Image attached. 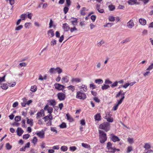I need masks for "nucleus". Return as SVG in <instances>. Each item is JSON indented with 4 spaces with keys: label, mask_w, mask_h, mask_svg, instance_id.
I'll return each instance as SVG.
<instances>
[{
    "label": "nucleus",
    "mask_w": 153,
    "mask_h": 153,
    "mask_svg": "<svg viewBox=\"0 0 153 153\" xmlns=\"http://www.w3.org/2000/svg\"><path fill=\"white\" fill-rule=\"evenodd\" d=\"M99 137L100 142L101 143H104L107 139V135L102 130H98Z\"/></svg>",
    "instance_id": "obj_1"
},
{
    "label": "nucleus",
    "mask_w": 153,
    "mask_h": 153,
    "mask_svg": "<svg viewBox=\"0 0 153 153\" xmlns=\"http://www.w3.org/2000/svg\"><path fill=\"white\" fill-rule=\"evenodd\" d=\"M110 128V124L107 122H104L100 124L99 126V128L104 130L105 132H107L109 131Z\"/></svg>",
    "instance_id": "obj_2"
},
{
    "label": "nucleus",
    "mask_w": 153,
    "mask_h": 153,
    "mask_svg": "<svg viewBox=\"0 0 153 153\" xmlns=\"http://www.w3.org/2000/svg\"><path fill=\"white\" fill-rule=\"evenodd\" d=\"M106 148L107 150V151L108 152L114 153L116 152L115 147L113 146V144L111 142H109L107 143Z\"/></svg>",
    "instance_id": "obj_3"
},
{
    "label": "nucleus",
    "mask_w": 153,
    "mask_h": 153,
    "mask_svg": "<svg viewBox=\"0 0 153 153\" xmlns=\"http://www.w3.org/2000/svg\"><path fill=\"white\" fill-rule=\"evenodd\" d=\"M86 95L85 93L80 91L76 92V98L79 100H84L86 98Z\"/></svg>",
    "instance_id": "obj_4"
},
{
    "label": "nucleus",
    "mask_w": 153,
    "mask_h": 153,
    "mask_svg": "<svg viewBox=\"0 0 153 153\" xmlns=\"http://www.w3.org/2000/svg\"><path fill=\"white\" fill-rule=\"evenodd\" d=\"M57 97L58 99L61 101L64 100L66 97L65 94L62 92L58 93L57 94Z\"/></svg>",
    "instance_id": "obj_5"
},
{
    "label": "nucleus",
    "mask_w": 153,
    "mask_h": 153,
    "mask_svg": "<svg viewBox=\"0 0 153 153\" xmlns=\"http://www.w3.org/2000/svg\"><path fill=\"white\" fill-rule=\"evenodd\" d=\"M44 109L45 110H47L49 114H51L53 111V108L52 107H49L48 105L47 104L44 107Z\"/></svg>",
    "instance_id": "obj_6"
},
{
    "label": "nucleus",
    "mask_w": 153,
    "mask_h": 153,
    "mask_svg": "<svg viewBox=\"0 0 153 153\" xmlns=\"http://www.w3.org/2000/svg\"><path fill=\"white\" fill-rule=\"evenodd\" d=\"M54 86L56 89L59 91L63 90L65 87L64 86L58 83L55 84Z\"/></svg>",
    "instance_id": "obj_7"
},
{
    "label": "nucleus",
    "mask_w": 153,
    "mask_h": 153,
    "mask_svg": "<svg viewBox=\"0 0 153 153\" xmlns=\"http://www.w3.org/2000/svg\"><path fill=\"white\" fill-rule=\"evenodd\" d=\"M111 139L114 142L119 141H120V139L117 136L114 135L113 134H111Z\"/></svg>",
    "instance_id": "obj_8"
},
{
    "label": "nucleus",
    "mask_w": 153,
    "mask_h": 153,
    "mask_svg": "<svg viewBox=\"0 0 153 153\" xmlns=\"http://www.w3.org/2000/svg\"><path fill=\"white\" fill-rule=\"evenodd\" d=\"M36 134V135L40 138H43L45 137V133L42 130L41 131L37 132Z\"/></svg>",
    "instance_id": "obj_9"
},
{
    "label": "nucleus",
    "mask_w": 153,
    "mask_h": 153,
    "mask_svg": "<svg viewBox=\"0 0 153 153\" xmlns=\"http://www.w3.org/2000/svg\"><path fill=\"white\" fill-rule=\"evenodd\" d=\"M128 27L131 29L134 26V23L132 19H131L127 23V25Z\"/></svg>",
    "instance_id": "obj_10"
},
{
    "label": "nucleus",
    "mask_w": 153,
    "mask_h": 153,
    "mask_svg": "<svg viewBox=\"0 0 153 153\" xmlns=\"http://www.w3.org/2000/svg\"><path fill=\"white\" fill-rule=\"evenodd\" d=\"M61 81L62 83L63 84L68 82L69 81L68 77L67 76L63 77L62 78Z\"/></svg>",
    "instance_id": "obj_11"
},
{
    "label": "nucleus",
    "mask_w": 153,
    "mask_h": 153,
    "mask_svg": "<svg viewBox=\"0 0 153 153\" xmlns=\"http://www.w3.org/2000/svg\"><path fill=\"white\" fill-rule=\"evenodd\" d=\"M81 79L79 78H72L71 81L72 83H79L81 81Z\"/></svg>",
    "instance_id": "obj_12"
},
{
    "label": "nucleus",
    "mask_w": 153,
    "mask_h": 153,
    "mask_svg": "<svg viewBox=\"0 0 153 153\" xmlns=\"http://www.w3.org/2000/svg\"><path fill=\"white\" fill-rule=\"evenodd\" d=\"M79 89L80 90V91L84 92L87 91V87L86 85H82L81 86L79 87Z\"/></svg>",
    "instance_id": "obj_13"
},
{
    "label": "nucleus",
    "mask_w": 153,
    "mask_h": 153,
    "mask_svg": "<svg viewBox=\"0 0 153 153\" xmlns=\"http://www.w3.org/2000/svg\"><path fill=\"white\" fill-rule=\"evenodd\" d=\"M62 28L64 31L65 32L68 31L70 29V27L66 23L63 24Z\"/></svg>",
    "instance_id": "obj_14"
},
{
    "label": "nucleus",
    "mask_w": 153,
    "mask_h": 153,
    "mask_svg": "<svg viewBox=\"0 0 153 153\" xmlns=\"http://www.w3.org/2000/svg\"><path fill=\"white\" fill-rule=\"evenodd\" d=\"M72 20H71L72 25L73 26H75L77 24L78 19L76 18L72 17L71 19Z\"/></svg>",
    "instance_id": "obj_15"
},
{
    "label": "nucleus",
    "mask_w": 153,
    "mask_h": 153,
    "mask_svg": "<svg viewBox=\"0 0 153 153\" xmlns=\"http://www.w3.org/2000/svg\"><path fill=\"white\" fill-rule=\"evenodd\" d=\"M43 119L45 120V121H46L49 120H52L53 119V116L52 114H49L44 117Z\"/></svg>",
    "instance_id": "obj_16"
},
{
    "label": "nucleus",
    "mask_w": 153,
    "mask_h": 153,
    "mask_svg": "<svg viewBox=\"0 0 153 153\" xmlns=\"http://www.w3.org/2000/svg\"><path fill=\"white\" fill-rule=\"evenodd\" d=\"M122 102V100H118L117 103L115 105L113 106V110L114 111H116L118 108L119 105L121 104Z\"/></svg>",
    "instance_id": "obj_17"
},
{
    "label": "nucleus",
    "mask_w": 153,
    "mask_h": 153,
    "mask_svg": "<svg viewBox=\"0 0 153 153\" xmlns=\"http://www.w3.org/2000/svg\"><path fill=\"white\" fill-rule=\"evenodd\" d=\"M48 34L51 37H53L54 35V31L52 29H51L48 31Z\"/></svg>",
    "instance_id": "obj_18"
},
{
    "label": "nucleus",
    "mask_w": 153,
    "mask_h": 153,
    "mask_svg": "<svg viewBox=\"0 0 153 153\" xmlns=\"http://www.w3.org/2000/svg\"><path fill=\"white\" fill-rule=\"evenodd\" d=\"M139 22L141 25H145L146 23V21L143 18H140L139 20Z\"/></svg>",
    "instance_id": "obj_19"
},
{
    "label": "nucleus",
    "mask_w": 153,
    "mask_h": 153,
    "mask_svg": "<svg viewBox=\"0 0 153 153\" xmlns=\"http://www.w3.org/2000/svg\"><path fill=\"white\" fill-rule=\"evenodd\" d=\"M27 120V123L29 124L31 126H32L33 125V120L32 119H28V118H26Z\"/></svg>",
    "instance_id": "obj_20"
},
{
    "label": "nucleus",
    "mask_w": 153,
    "mask_h": 153,
    "mask_svg": "<svg viewBox=\"0 0 153 153\" xmlns=\"http://www.w3.org/2000/svg\"><path fill=\"white\" fill-rule=\"evenodd\" d=\"M66 116L67 117V119L70 122H72L74 121V120L73 118L71 117L70 115L69 114H66Z\"/></svg>",
    "instance_id": "obj_21"
},
{
    "label": "nucleus",
    "mask_w": 153,
    "mask_h": 153,
    "mask_svg": "<svg viewBox=\"0 0 153 153\" xmlns=\"http://www.w3.org/2000/svg\"><path fill=\"white\" fill-rule=\"evenodd\" d=\"M23 132V131L21 128H17V133L18 135L19 136H21Z\"/></svg>",
    "instance_id": "obj_22"
},
{
    "label": "nucleus",
    "mask_w": 153,
    "mask_h": 153,
    "mask_svg": "<svg viewBox=\"0 0 153 153\" xmlns=\"http://www.w3.org/2000/svg\"><path fill=\"white\" fill-rule=\"evenodd\" d=\"M86 9V8L85 7H83L82 8L80 11V13L81 15L84 16L86 14L85 13Z\"/></svg>",
    "instance_id": "obj_23"
},
{
    "label": "nucleus",
    "mask_w": 153,
    "mask_h": 153,
    "mask_svg": "<svg viewBox=\"0 0 153 153\" xmlns=\"http://www.w3.org/2000/svg\"><path fill=\"white\" fill-rule=\"evenodd\" d=\"M43 116L44 115V111L43 110L42 111V112H39L37 113V116L36 117L37 118H38L39 117H41L42 116V115Z\"/></svg>",
    "instance_id": "obj_24"
},
{
    "label": "nucleus",
    "mask_w": 153,
    "mask_h": 153,
    "mask_svg": "<svg viewBox=\"0 0 153 153\" xmlns=\"http://www.w3.org/2000/svg\"><path fill=\"white\" fill-rule=\"evenodd\" d=\"M151 147L150 144L148 143H145L144 146V148L145 149V151H146V150H148L150 149Z\"/></svg>",
    "instance_id": "obj_25"
},
{
    "label": "nucleus",
    "mask_w": 153,
    "mask_h": 153,
    "mask_svg": "<svg viewBox=\"0 0 153 153\" xmlns=\"http://www.w3.org/2000/svg\"><path fill=\"white\" fill-rule=\"evenodd\" d=\"M0 87L3 89L5 90L8 88V85L6 83H3L1 85Z\"/></svg>",
    "instance_id": "obj_26"
},
{
    "label": "nucleus",
    "mask_w": 153,
    "mask_h": 153,
    "mask_svg": "<svg viewBox=\"0 0 153 153\" xmlns=\"http://www.w3.org/2000/svg\"><path fill=\"white\" fill-rule=\"evenodd\" d=\"M94 119L96 120L99 121L101 120V116L100 114H97L94 116Z\"/></svg>",
    "instance_id": "obj_27"
},
{
    "label": "nucleus",
    "mask_w": 153,
    "mask_h": 153,
    "mask_svg": "<svg viewBox=\"0 0 153 153\" xmlns=\"http://www.w3.org/2000/svg\"><path fill=\"white\" fill-rule=\"evenodd\" d=\"M70 30L71 33H73L74 32L77 31L78 29L75 26H74L73 27L70 28Z\"/></svg>",
    "instance_id": "obj_28"
},
{
    "label": "nucleus",
    "mask_w": 153,
    "mask_h": 153,
    "mask_svg": "<svg viewBox=\"0 0 153 153\" xmlns=\"http://www.w3.org/2000/svg\"><path fill=\"white\" fill-rule=\"evenodd\" d=\"M48 101L50 103V105L53 106V107H54L56 104V102L54 100H50Z\"/></svg>",
    "instance_id": "obj_29"
},
{
    "label": "nucleus",
    "mask_w": 153,
    "mask_h": 153,
    "mask_svg": "<svg viewBox=\"0 0 153 153\" xmlns=\"http://www.w3.org/2000/svg\"><path fill=\"white\" fill-rule=\"evenodd\" d=\"M30 91L33 92H35L37 90V87L36 85H33L31 86Z\"/></svg>",
    "instance_id": "obj_30"
},
{
    "label": "nucleus",
    "mask_w": 153,
    "mask_h": 153,
    "mask_svg": "<svg viewBox=\"0 0 153 153\" xmlns=\"http://www.w3.org/2000/svg\"><path fill=\"white\" fill-rule=\"evenodd\" d=\"M137 2V0H129L128 1L129 4L131 5H133Z\"/></svg>",
    "instance_id": "obj_31"
},
{
    "label": "nucleus",
    "mask_w": 153,
    "mask_h": 153,
    "mask_svg": "<svg viewBox=\"0 0 153 153\" xmlns=\"http://www.w3.org/2000/svg\"><path fill=\"white\" fill-rule=\"evenodd\" d=\"M67 88L69 90H70L72 92L74 91L75 90V87L72 85H70V86L67 87Z\"/></svg>",
    "instance_id": "obj_32"
},
{
    "label": "nucleus",
    "mask_w": 153,
    "mask_h": 153,
    "mask_svg": "<svg viewBox=\"0 0 153 153\" xmlns=\"http://www.w3.org/2000/svg\"><path fill=\"white\" fill-rule=\"evenodd\" d=\"M103 80L101 79H96L95 80V82L98 84H102L103 83Z\"/></svg>",
    "instance_id": "obj_33"
},
{
    "label": "nucleus",
    "mask_w": 153,
    "mask_h": 153,
    "mask_svg": "<svg viewBox=\"0 0 153 153\" xmlns=\"http://www.w3.org/2000/svg\"><path fill=\"white\" fill-rule=\"evenodd\" d=\"M27 17V15L26 14L23 13L21 15L20 17L21 18V19L22 20H25V18Z\"/></svg>",
    "instance_id": "obj_34"
},
{
    "label": "nucleus",
    "mask_w": 153,
    "mask_h": 153,
    "mask_svg": "<svg viewBox=\"0 0 153 153\" xmlns=\"http://www.w3.org/2000/svg\"><path fill=\"white\" fill-rule=\"evenodd\" d=\"M110 88V86L108 85L104 84L102 86L101 88L103 90H106Z\"/></svg>",
    "instance_id": "obj_35"
},
{
    "label": "nucleus",
    "mask_w": 153,
    "mask_h": 153,
    "mask_svg": "<svg viewBox=\"0 0 153 153\" xmlns=\"http://www.w3.org/2000/svg\"><path fill=\"white\" fill-rule=\"evenodd\" d=\"M127 153H129L133 150V148L131 146H128L127 148Z\"/></svg>",
    "instance_id": "obj_36"
},
{
    "label": "nucleus",
    "mask_w": 153,
    "mask_h": 153,
    "mask_svg": "<svg viewBox=\"0 0 153 153\" xmlns=\"http://www.w3.org/2000/svg\"><path fill=\"white\" fill-rule=\"evenodd\" d=\"M60 149L62 151L65 152L68 150V148L67 146H63L61 147Z\"/></svg>",
    "instance_id": "obj_37"
},
{
    "label": "nucleus",
    "mask_w": 153,
    "mask_h": 153,
    "mask_svg": "<svg viewBox=\"0 0 153 153\" xmlns=\"http://www.w3.org/2000/svg\"><path fill=\"white\" fill-rule=\"evenodd\" d=\"M108 8L110 11L114 10L115 9V7L114 5L111 4L108 6Z\"/></svg>",
    "instance_id": "obj_38"
},
{
    "label": "nucleus",
    "mask_w": 153,
    "mask_h": 153,
    "mask_svg": "<svg viewBox=\"0 0 153 153\" xmlns=\"http://www.w3.org/2000/svg\"><path fill=\"white\" fill-rule=\"evenodd\" d=\"M5 147L6 149L8 150H10L12 147V146L9 143L6 144Z\"/></svg>",
    "instance_id": "obj_39"
},
{
    "label": "nucleus",
    "mask_w": 153,
    "mask_h": 153,
    "mask_svg": "<svg viewBox=\"0 0 153 153\" xmlns=\"http://www.w3.org/2000/svg\"><path fill=\"white\" fill-rule=\"evenodd\" d=\"M37 142V139L36 137H34L32 140V142L34 145H35Z\"/></svg>",
    "instance_id": "obj_40"
},
{
    "label": "nucleus",
    "mask_w": 153,
    "mask_h": 153,
    "mask_svg": "<svg viewBox=\"0 0 153 153\" xmlns=\"http://www.w3.org/2000/svg\"><path fill=\"white\" fill-rule=\"evenodd\" d=\"M82 146L83 147L86 148H89L90 147V146L89 145L86 143H82Z\"/></svg>",
    "instance_id": "obj_41"
},
{
    "label": "nucleus",
    "mask_w": 153,
    "mask_h": 153,
    "mask_svg": "<svg viewBox=\"0 0 153 153\" xmlns=\"http://www.w3.org/2000/svg\"><path fill=\"white\" fill-rule=\"evenodd\" d=\"M128 141L131 144L134 143V140L133 138L128 137L127 139Z\"/></svg>",
    "instance_id": "obj_42"
},
{
    "label": "nucleus",
    "mask_w": 153,
    "mask_h": 153,
    "mask_svg": "<svg viewBox=\"0 0 153 153\" xmlns=\"http://www.w3.org/2000/svg\"><path fill=\"white\" fill-rule=\"evenodd\" d=\"M59 126L61 128H66L67 125L65 123H63Z\"/></svg>",
    "instance_id": "obj_43"
},
{
    "label": "nucleus",
    "mask_w": 153,
    "mask_h": 153,
    "mask_svg": "<svg viewBox=\"0 0 153 153\" xmlns=\"http://www.w3.org/2000/svg\"><path fill=\"white\" fill-rule=\"evenodd\" d=\"M56 71H57L58 74H60L62 72V70L59 67H57L56 68Z\"/></svg>",
    "instance_id": "obj_44"
},
{
    "label": "nucleus",
    "mask_w": 153,
    "mask_h": 153,
    "mask_svg": "<svg viewBox=\"0 0 153 153\" xmlns=\"http://www.w3.org/2000/svg\"><path fill=\"white\" fill-rule=\"evenodd\" d=\"M6 76V75H5L2 77H0V83L5 82V78Z\"/></svg>",
    "instance_id": "obj_45"
},
{
    "label": "nucleus",
    "mask_w": 153,
    "mask_h": 153,
    "mask_svg": "<svg viewBox=\"0 0 153 153\" xmlns=\"http://www.w3.org/2000/svg\"><path fill=\"white\" fill-rule=\"evenodd\" d=\"M105 83L106 84H110L112 83V82L109 79H107L105 80Z\"/></svg>",
    "instance_id": "obj_46"
},
{
    "label": "nucleus",
    "mask_w": 153,
    "mask_h": 153,
    "mask_svg": "<svg viewBox=\"0 0 153 153\" xmlns=\"http://www.w3.org/2000/svg\"><path fill=\"white\" fill-rule=\"evenodd\" d=\"M106 119L108 122L110 123L112 122L114 120L113 118L111 117H107Z\"/></svg>",
    "instance_id": "obj_47"
},
{
    "label": "nucleus",
    "mask_w": 153,
    "mask_h": 153,
    "mask_svg": "<svg viewBox=\"0 0 153 153\" xmlns=\"http://www.w3.org/2000/svg\"><path fill=\"white\" fill-rule=\"evenodd\" d=\"M56 71V68H51L50 69L49 72L51 74H53L55 73Z\"/></svg>",
    "instance_id": "obj_48"
},
{
    "label": "nucleus",
    "mask_w": 153,
    "mask_h": 153,
    "mask_svg": "<svg viewBox=\"0 0 153 153\" xmlns=\"http://www.w3.org/2000/svg\"><path fill=\"white\" fill-rule=\"evenodd\" d=\"M108 20L109 21L114 22L115 20V18L112 16H110L108 17Z\"/></svg>",
    "instance_id": "obj_49"
},
{
    "label": "nucleus",
    "mask_w": 153,
    "mask_h": 153,
    "mask_svg": "<svg viewBox=\"0 0 153 153\" xmlns=\"http://www.w3.org/2000/svg\"><path fill=\"white\" fill-rule=\"evenodd\" d=\"M21 120V117L19 116H16L15 118V121L16 122H18L20 121Z\"/></svg>",
    "instance_id": "obj_50"
},
{
    "label": "nucleus",
    "mask_w": 153,
    "mask_h": 153,
    "mask_svg": "<svg viewBox=\"0 0 153 153\" xmlns=\"http://www.w3.org/2000/svg\"><path fill=\"white\" fill-rule=\"evenodd\" d=\"M113 24L112 23H106V24L104 25V27H111V26L113 25Z\"/></svg>",
    "instance_id": "obj_51"
},
{
    "label": "nucleus",
    "mask_w": 153,
    "mask_h": 153,
    "mask_svg": "<svg viewBox=\"0 0 153 153\" xmlns=\"http://www.w3.org/2000/svg\"><path fill=\"white\" fill-rule=\"evenodd\" d=\"M30 135L28 134L24 135L23 136V138L24 139H27L30 137Z\"/></svg>",
    "instance_id": "obj_52"
},
{
    "label": "nucleus",
    "mask_w": 153,
    "mask_h": 153,
    "mask_svg": "<svg viewBox=\"0 0 153 153\" xmlns=\"http://www.w3.org/2000/svg\"><path fill=\"white\" fill-rule=\"evenodd\" d=\"M118 82L117 81H116L114 82L113 84L111 85V87L112 88H114L115 86H117V85Z\"/></svg>",
    "instance_id": "obj_53"
},
{
    "label": "nucleus",
    "mask_w": 153,
    "mask_h": 153,
    "mask_svg": "<svg viewBox=\"0 0 153 153\" xmlns=\"http://www.w3.org/2000/svg\"><path fill=\"white\" fill-rule=\"evenodd\" d=\"M51 130L53 132H54L56 133L57 132V131L56 129V128L53 127H51Z\"/></svg>",
    "instance_id": "obj_54"
},
{
    "label": "nucleus",
    "mask_w": 153,
    "mask_h": 153,
    "mask_svg": "<svg viewBox=\"0 0 153 153\" xmlns=\"http://www.w3.org/2000/svg\"><path fill=\"white\" fill-rule=\"evenodd\" d=\"M69 8L66 7H65L63 9V11L65 14H66L68 11Z\"/></svg>",
    "instance_id": "obj_55"
},
{
    "label": "nucleus",
    "mask_w": 153,
    "mask_h": 153,
    "mask_svg": "<svg viewBox=\"0 0 153 153\" xmlns=\"http://www.w3.org/2000/svg\"><path fill=\"white\" fill-rule=\"evenodd\" d=\"M9 86L11 87H14L16 85L15 82H13L12 83H8Z\"/></svg>",
    "instance_id": "obj_56"
},
{
    "label": "nucleus",
    "mask_w": 153,
    "mask_h": 153,
    "mask_svg": "<svg viewBox=\"0 0 153 153\" xmlns=\"http://www.w3.org/2000/svg\"><path fill=\"white\" fill-rule=\"evenodd\" d=\"M96 18V16L95 15H93L91 17V19L93 22H94Z\"/></svg>",
    "instance_id": "obj_57"
},
{
    "label": "nucleus",
    "mask_w": 153,
    "mask_h": 153,
    "mask_svg": "<svg viewBox=\"0 0 153 153\" xmlns=\"http://www.w3.org/2000/svg\"><path fill=\"white\" fill-rule=\"evenodd\" d=\"M123 93V91L120 90V91L119 92L118 94H116V98L119 97Z\"/></svg>",
    "instance_id": "obj_58"
},
{
    "label": "nucleus",
    "mask_w": 153,
    "mask_h": 153,
    "mask_svg": "<svg viewBox=\"0 0 153 153\" xmlns=\"http://www.w3.org/2000/svg\"><path fill=\"white\" fill-rule=\"evenodd\" d=\"M21 67H25L27 65V64L25 62H22L20 63L19 64Z\"/></svg>",
    "instance_id": "obj_59"
},
{
    "label": "nucleus",
    "mask_w": 153,
    "mask_h": 153,
    "mask_svg": "<svg viewBox=\"0 0 153 153\" xmlns=\"http://www.w3.org/2000/svg\"><path fill=\"white\" fill-rule=\"evenodd\" d=\"M53 21L52 20V19H51L50 20V22L49 24V27L51 28L53 26Z\"/></svg>",
    "instance_id": "obj_60"
},
{
    "label": "nucleus",
    "mask_w": 153,
    "mask_h": 153,
    "mask_svg": "<svg viewBox=\"0 0 153 153\" xmlns=\"http://www.w3.org/2000/svg\"><path fill=\"white\" fill-rule=\"evenodd\" d=\"M23 26L22 25H20L15 28V30H19L22 29L23 28Z\"/></svg>",
    "instance_id": "obj_61"
},
{
    "label": "nucleus",
    "mask_w": 153,
    "mask_h": 153,
    "mask_svg": "<svg viewBox=\"0 0 153 153\" xmlns=\"http://www.w3.org/2000/svg\"><path fill=\"white\" fill-rule=\"evenodd\" d=\"M126 94V92H123L121 95L122 96V97L121 98V99L120 100H122V102H123L124 99L125 98V96L124 95Z\"/></svg>",
    "instance_id": "obj_62"
},
{
    "label": "nucleus",
    "mask_w": 153,
    "mask_h": 153,
    "mask_svg": "<svg viewBox=\"0 0 153 153\" xmlns=\"http://www.w3.org/2000/svg\"><path fill=\"white\" fill-rule=\"evenodd\" d=\"M153 68V63L150 65L148 68L147 69V70H150Z\"/></svg>",
    "instance_id": "obj_63"
},
{
    "label": "nucleus",
    "mask_w": 153,
    "mask_h": 153,
    "mask_svg": "<svg viewBox=\"0 0 153 153\" xmlns=\"http://www.w3.org/2000/svg\"><path fill=\"white\" fill-rule=\"evenodd\" d=\"M89 87L92 89H95L96 87V85L93 84H90Z\"/></svg>",
    "instance_id": "obj_64"
}]
</instances>
